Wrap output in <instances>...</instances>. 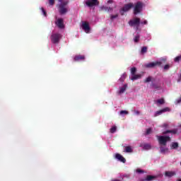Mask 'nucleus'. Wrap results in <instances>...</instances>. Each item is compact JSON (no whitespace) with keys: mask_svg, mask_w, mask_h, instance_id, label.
<instances>
[{"mask_svg":"<svg viewBox=\"0 0 181 181\" xmlns=\"http://www.w3.org/2000/svg\"><path fill=\"white\" fill-rule=\"evenodd\" d=\"M135 73H136V67H132L131 69V74H132V76H134V74H135Z\"/></svg>","mask_w":181,"mask_h":181,"instance_id":"31","label":"nucleus"},{"mask_svg":"<svg viewBox=\"0 0 181 181\" xmlns=\"http://www.w3.org/2000/svg\"><path fill=\"white\" fill-rule=\"evenodd\" d=\"M102 9L105 11V12H110V11H112V8L107 6H103L102 7Z\"/></svg>","mask_w":181,"mask_h":181,"instance_id":"27","label":"nucleus"},{"mask_svg":"<svg viewBox=\"0 0 181 181\" xmlns=\"http://www.w3.org/2000/svg\"><path fill=\"white\" fill-rule=\"evenodd\" d=\"M168 134H177V129H174L173 130H166V131L163 132V135H166Z\"/></svg>","mask_w":181,"mask_h":181,"instance_id":"15","label":"nucleus"},{"mask_svg":"<svg viewBox=\"0 0 181 181\" xmlns=\"http://www.w3.org/2000/svg\"><path fill=\"white\" fill-rule=\"evenodd\" d=\"M99 4L100 2H98V0H88L86 2V5L89 8H92V6H97Z\"/></svg>","mask_w":181,"mask_h":181,"instance_id":"8","label":"nucleus"},{"mask_svg":"<svg viewBox=\"0 0 181 181\" xmlns=\"http://www.w3.org/2000/svg\"><path fill=\"white\" fill-rule=\"evenodd\" d=\"M49 5H51V6L54 5V0H49Z\"/></svg>","mask_w":181,"mask_h":181,"instance_id":"39","label":"nucleus"},{"mask_svg":"<svg viewBox=\"0 0 181 181\" xmlns=\"http://www.w3.org/2000/svg\"><path fill=\"white\" fill-rule=\"evenodd\" d=\"M69 1H64L63 3L59 4L58 11L60 15H66L69 12V6H67Z\"/></svg>","mask_w":181,"mask_h":181,"instance_id":"1","label":"nucleus"},{"mask_svg":"<svg viewBox=\"0 0 181 181\" xmlns=\"http://www.w3.org/2000/svg\"><path fill=\"white\" fill-rule=\"evenodd\" d=\"M153 179H156V176L155 175H147L146 178L141 179V181H151L153 180Z\"/></svg>","mask_w":181,"mask_h":181,"instance_id":"17","label":"nucleus"},{"mask_svg":"<svg viewBox=\"0 0 181 181\" xmlns=\"http://www.w3.org/2000/svg\"><path fill=\"white\" fill-rule=\"evenodd\" d=\"M50 39L52 43H54V45H57L60 42V39H62V35L59 33L52 34Z\"/></svg>","mask_w":181,"mask_h":181,"instance_id":"4","label":"nucleus"},{"mask_svg":"<svg viewBox=\"0 0 181 181\" xmlns=\"http://www.w3.org/2000/svg\"><path fill=\"white\" fill-rule=\"evenodd\" d=\"M141 25H148V21L145 20L144 22L141 23Z\"/></svg>","mask_w":181,"mask_h":181,"instance_id":"40","label":"nucleus"},{"mask_svg":"<svg viewBox=\"0 0 181 181\" xmlns=\"http://www.w3.org/2000/svg\"><path fill=\"white\" fill-rule=\"evenodd\" d=\"M125 78H127V74H123L122 76L119 79V81L120 83H124V81H125Z\"/></svg>","mask_w":181,"mask_h":181,"instance_id":"24","label":"nucleus"},{"mask_svg":"<svg viewBox=\"0 0 181 181\" xmlns=\"http://www.w3.org/2000/svg\"><path fill=\"white\" fill-rule=\"evenodd\" d=\"M156 138L159 145H162L163 146H166L168 142L170 141V136H156Z\"/></svg>","mask_w":181,"mask_h":181,"instance_id":"2","label":"nucleus"},{"mask_svg":"<svg viewBox=\"0 0 181 181\" xmlns=\"http://www.w3.org/2000/svg\"><path fill=\"white\" fill-rule=\"evenodd\" d=\"M135 112H136V114L137 115H139V114H140L139 111H138V110H136Z\"/></svg>","mask_w":181,"mask_h":181,"instance_id":"42","label":"nucleus"},{"mask_svg":"<svg viewBox=\"0 0 181 181\" xmlns=\"http://www.w3.org/2000/svg\"><path fill=\"white\" fill-rule=\"evenodd\" d=\"M150 81H152L151 76H148V78H146V80H144V83H150Z\"/></svg>","mask_w":181,"mask_h":181,"instance_id":"33","label":"nucleus"},{"mask_svg":"<svg viewBox=\"0 0 181 181\" xmlns=\"http://www.w3.org/2000/svg\"><path fill=\"white\" fill-rule=\"evenodd\" d=\"M147 52H148V47H141V54H145V53H146Z\"/></svg>","mask_w":181,"mask_h":181,"instance_id":"25","label":"nucleus"},{"mask_svg":"<svg viewBox=\"0 0 181 181\" xmlns=\"http://www.w3.org/2000/svg\"><path fill=\"white\" fill-rule=\"evenodd\" d=\"M41 11H42L44 16H47V13H46V11L45 10V8H43V7L41 8Z\"/></svg>","mask_w":181,"mask_h":181,"instance_id":"35","label":"nucleus"},{"mask_svg":"<svg viewBox=\"0 0 181 181\" xmlns=\"http://www.w3.org/2000/svg\"><path fill=\"white\" fill-rule=\"evenodd\" d=\"M129 26H136V29L138 30L139 29V25H141V18H135L129 21Z\"/></svg>","mask_w":181,"mask_h":181,"instance_id":"5","label":"nucleus"},{"mask_svg":"<svg viewBox=\"0 0 181 181\" xmlns=\"http://www.w3.org/2000/svg\"><path fill=\"white\" fill-rule=\"evenodd\" d=\"M151 86L152 88H155L156 90H160V86H159L156 83H152Z\"/></svg>","mask_w":181,"mask_h":181,"instance_id":"26","label":"nucleus"},{"mask_svg":"<svg viewBox=\"0 0 181 181\" xmlns=\"http://www.w3.org/2000/svg\"><path fill=\"white\" fill-rule=\"evenodd\" d=\"M127 88H128V84L125 83L123 86L119 88V90L117 92L118 94H124V93H125Z\"/></svg>","mask_w":181,"mask_h":181,"instance_id":"14","label":"nucleus"},{"mask_svg":"<svg viewBox=\"0 0 181 181\" xmlns=\"http://www.w3.org/2000/svg\"><path fill=\"white\" fill-rule=\"evenodd\" d=\"M140 37H140L139 35L135 36L134 38V42L135 43H138V42H139Z\"/></svg>","mask_w":181,"mask_h":181,"instance_id":"29","label":"nucleus"},{"mask_svg":"<svg viewBox=\"0 0 181 181\" xmlns=\"http://www.w3.org/2000/svg\"><path fill=\"white\" fill-rule=\"evenodd\" d=\"M177 181H181V179L177 180Z\"/></svg>","mask_w":181,"mask_h":181,"instance_id":"46","label":"nucleus"},{"mask_svg":"<svg viewBox=\"0 0 181 181\" xmlns=\"http://www.w3.org/2000/svg\"><path fill=\"white\" fill-rule=\"evenodd\" d=\"M180 166H181V162L180 163Z\"/></svg>","mask_w":181,"mask_h":181,"instance_id":"47","label":"nucleus"},{"mask_svg":"<svg viewBox=\"0 0 181 181\" xmlns=\"http://www.w3.org/2000/svg\"><path fill=\"white\" fill-rule=\"evenodd\" d=\"M117 132V126H114L110 129V133L114 134Z\"/></svg>","mask_w":181,"mask_h":181,"instance_id":"28","label":"nucleus"},{"mask_svg":"<svg viewBox=\"0 0 181 181\" xmlns=\"http://www.w3.org/2000/svg\"><path fill=\"white\" fill-rule=\"evenodd\" d=\"M115 158L116 159H118V160H119L120 162H122V163H125V162H127V160L125 159V158H124V156H122L119 153H116Z\"/></svg>","mask_w":181,"mask_h":181,"instance_id":"12","label":"nucleus"},{"mask_svg":"<svg viewBox=\"0 0 181 181\" xmlns=\"http://www.w3.org/2000/svg\"><path fill=\"white\" fill-rule=\"evenodd\" d=\"M165 176L166 177H173V176H176V172H175V171H165Z\"/></svg>","mask_w":181,"mask_h":181,"instance_id":"13","label":"nucleus"},{"mask_svg":"<svg viewBox=\"0 0 181 181\" xmlns=\"http://www.w3.org/2000/svg\"><path fill=\"white\" fill-rule=\"evenodd\" d=\"M136 173H145V171L144 170H141V169H136Z\"/></svg>","mask_w":181,"mask_h":181,"instance_id":"34","label":"nucleus"},{"mask_svg":"<svg viewBox=\"0 0 181 181\" xmlns=\"http://www.w3.org/2000/svg\"><path fill=\"white\" fill-rule=\"evenodd\" d=\"M59 2H61V4H63V2H64V0H58Z\"/></svg>","mask_w":181,"mask_h":181,"instance_id":"43","label":"nucleus"},{"mask_svg":"<svg viewBox=\"0 0 181 181\" xmlns=\"http://www.w3.org/2000/svg\"><path fill=\"white\" fill-rule=\"evenodd\" d=\"M180 60H181V55L176 57L174 59V62H175V63H179Z\"/></svg>","mask_w":181,"mask_h":181,"instance_id":"30","label":"nucleus"},{"mask_svg":"<svg viewBox=\"0 0 181 181\" xmlns=\"http://www.w3.org/2000/svg\"><path fill=\"white\" fill-rule=\"evenodd\" d=\"M82 29L84 30L86 33H88L90 30V24L88 22H86V21L83 22L82 23Z\"/></svg>","mask_w":181,"mask_h":181,"instance_id":"9","label":"nucleus"},{"mask_svg":"<svg viewBox=\"0 0 181 181\" xmlns=\"http://www.w3.org/2000/svg\"><path fill=\"white\" fill-rule=\"evenodd\" d=\"M56 25L59 29H63L64 28V21H63V18H58Z\"/></svg>","mask_w":181,"mask_h":181,"instance_id":"10","label":"nucleus"},{"mask_svg":"<svg viewBox=\"0 0 181 181\" xmlns=\"http://www.w3.org/2000/svg\"><path fill=\"white\" fill-rule=\"evenodd\" d=\"M112 181H120L119 180H112Z\"/></svg>","mask_w":181,"mask_h":181,"instance_id":"45","label":"nucleus"},{"mask_svg":"<svg viewBox=\"0 0 181 181\" xmlns=\"http://www.w3.org/2000/svg\"><path fill=\"white\" fill-rule=\"evenodd\" d=\"M132 8H134V4L133 3H129L127 4H124V7L121 8L120 13L121 15H124V12H128Z\"/></svg>","mask_w":181,"mask_h":181,"instance_id":"7","label":"nucleus"},{"mask_svg":"<svg viewBox=\"0 0 181 181\" xmlns=\"http://www.w3.org/2000/svg\"><path fill=\"white\" fill-rule=\"evenodd\" d=\"M164 70H169V69H170V65L169 64H166L164 66Z\"/></svg>","mask_w":181,"mask_h":181,"instance_id":"38","label":"nucleus"},{"mask_svg":"<svg viewBox=\"0 0 181 181\" xmlns=\"http://www.w3.org/2000/svg\"><path fill=\"white\" fill-rule=\"evenodd\" d=\"M169 111H170V109H169V107H165L164 109L157 111L156 112L154 117H158V115H160L163 114V112H168Z\"/></svg>","mask_w":181,"mask_h":181,"instance_id":"11","label":"nucleus"},{"mask_svg":"<svg viewBox=\"0 0 181 181\" xmlns=\"http://www.w3.org/2000/svg\"><path fill=\"white\" fill-rule=\"evenodd\" d=\"M86 57L84 55H76L74 57V62H80V60H84Z\"/></svg>","mask_w":181,"mask_h":181,"instance_id":"16","label":"nucleus"},{"mask_svg":"<svg viewBox=\"0 0 181 181\" xmlns=\"http://www.w3.org/2000/svg\"><path fill=\"white\" fill-rule=\"evenodd\" d=\"M179 148V143L177 142H173L170 145L171 149H177Z\"/></svg>","mask_w":181,"mask_h":181,"instance_id":"21","label":"nucleus"},{"mask_svg":"<svg viewBox=\"0 0 181 181\" xmlns=\"http://www.w3.org/2000/svg\"><path fill=\"white\" fill-rule=\"evenodd\" d=\"M140 147L143 148L146 151H149V149H151V146L149 144H140Z\"/></svg>","mask_w":181,"mask_h":181,"instance_id":"18","label":"nucleus"},{"mask_svg":"<svg viewBox=\"0 0 181 181\" xmlns=\"http://www.w3.org/2000/svg\"><path fill=\"white\" fill-rule=\"evenodd\" d=\"M162 63H166V59H163L160 62L148 63L146 64V67H147V69H153V67H156V66H162Z\"/></svg>","mask_w":181,"mask_h":181,"instance_id":"6","label":"nucleus"},{"mask_svg":"<svg viewBox=\"0 0 181 181\" xmlns=\"http://www.w3.org/2000/svg\"><path fill=\"white\" fill-rule=\"evenodd\" d=\"M177 104H179V103H181V98H180V100H177Z\"/></svg>","mask_w":181,"mask_h":181,"instance_id":"44","label":"nucleus"},{"mask_svg":"<svg viewBox=\"0 0 181 181\" xmlns=\"http://www.w3.org/2000/svg\"><path fill=\"white\" fill-rule=\"evenodd\" d=\"M112 2H113L112 0H108L107 1V4H112Z\"/></svg>","mask_w":181,"mask_h":181,"instance_id":"41","label":"nucleus"},{"mask_svg":"<svg viewBox=\"0 0 181 181\" xmlns=\"http://www.w3.org/2000/svg\"><path fill=\"white\" fill-rule=\"evenodd\" d=\"M151 132H152V129H151V128L147 129V130L146 132V135H149V134H151Z\"/></svg>","mask_w":181,"mask_h":181,"instance_id":"36","label":"nucleus"},{"mask_svg":"<svg viewBox=\"0 0 181 181\" xmlns=\"http://www.w3.org/2000/svg\"><path fill=\"white\" fill-rule=\"evenodd\" d=\"M128 114H129V112L127 110H122L120 111V115H128Z\"/></svg>","mask_w":181,"mask_h":181,"instance_id":"32","label":"nucleus"},{"mask_svg":"<svg viewBox=\"0 0 181 181\" xmlns=\"http://www.w3.org/2000/svg\"><path fill=\"white\" fill-rule=\"evenodd\" d=\"M164 103H165V99H163V98L158 99L156 102V104H157V105H162Z\"/></svg>","mask_w":181,"mask_h":181,"instance_id":"23","label":"nucleus"},{"mask_svg":"<svg viewBox=\"0 0 181 181\" xmlns=\"http://www.w3.org/2000/svg\"><path fill=\"white\" fill-rule=\"evenodd\" d=\"M141 74H134V75H132V77H131V80H132V81H135V80H138L139 78H141Z\"/></svg>","mask_w":181,"mask_h":181,"instance_id":"19","label":"nucleus"},{"mask_svg":"<svg viewBox=\"0 0 181 181\" xmlns=\"http://www.w3.org/2000/svg\"><path fill=\"white\" fill-rule=\"evenodd\" d=\"M116 18H118V14L112 15L110 16L111 21H112L113 19H115Z\"/></svg>","mask_w":181,"mask_h":181,"instance_id":"37","label":"nucleus"},{"mask_svg":"<svg viewBox=\"0 0 181 181\" xmlns=\"http://www.w3.org/2000/svg\"><path fill=\"white\" fill-rule=\"evenodd\" d=\"M133 151L134 150L132 149V147L130 146H127L124 148V152H126L127 153H131L133 152Z\"/></svg>","mask_w":181,"mask_h":181,"instance_id":"20","label":"nucleus"},{"mask_svg":"<svg viewBox=\"0 0 181 181\" xmlns=\"http://www.w3.org/2000/svg\"><path fill=\"white\" fill-rule=\"evenodd\" d=\"M160 151L161 153H166V152H169V148L163 146H160Z\"/></svg>","mask_w":181,"mask_h":181,"instance_id":"22","label":"nucleus"},{"mask_svg":"<svg viewBox=\"0 0 181 181\" xmlns=\"http://www.w3.org/2000/svg\"><path fill=\"white\" fill-rule=\"evenodd\" d=\"M142 8H144V3L138 1L134 6V14L138 15V13H141L142 12Z\"/></svg>","mask_w":181,"mask_h":181,"instance_id":"3","label":"nucleus"}]
</instances>
